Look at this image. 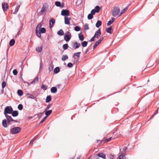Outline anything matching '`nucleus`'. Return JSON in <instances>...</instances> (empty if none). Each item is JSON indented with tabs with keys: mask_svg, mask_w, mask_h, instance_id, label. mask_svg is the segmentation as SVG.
<instances>
[{
	"mask_svg": "<svg viewBox=\"0 0 159 159\" xmlns=\"http://www.w3.org/2000/svg\"><path fill=\"white\" fill-rule=\"evenodd\" d=\"M23 105L21 104H19L18 106V109L20 110H22L23 109Z\"/></svg>",
	"mask_w": 159,
	"mask_h": 159,
	"instance_id": "45",
	"label": "nucleus"
},
{
	"mask_svg": "<svg viewBox=\"0 0 159 159\" xmlns=\"http://www.w3.org/2000/svg\"><path fill=\"white\" fill-rule=\"evenodd\" d=\"M127 149V147H126L125 146L124 147L122 151H121L122 152L121 153L120 155L119 156L117 159H126L125 157V151Z\"/></svg>",
	"mask_w": 159,
	"mask_h": 159,
	"instance_id": "4",
	"label": "nucleus"
},
{
	"mask_svg": "<svg viewBox=\"0 0 159 159\" xmlns=\"http://www.w3.org/2000/svg\"><path fill=\"white\" fill-rule=\"evenodd\" d=\"M101 35V30L100 29H99L95 33L94 35V36L97 38H98V37L100 36Z\"/></svg>",
	"mask_w": 159,
	"mask_h": 159,
	"instance_id": "11",
	"label": "nucleus"
},
{
	"mask_svg": "<svg viewBox=\"0 0 159 159\" xmlns=\"http://www.w3.org/2000/svg\"><path fill=\"white\" fill-rule=\"evenodd\" d=\"M51 99V97L50 95L48 96L47 97L46 102L48 103L49 102Z\"/></svg>",
	"mask_w": 159,
	"mask_h": 159,
	"instance_id": "32",
	"label": "nucleus"
},
{
	"mask_svg": "<svg viewBox=\"0 0 159 159\" xmlns=\"http://www.w3.org/2000/svg\"><path fill=\"white\" fill-rule=\"evenodd\" d=\"M41 33H44L46 32V29L44 28H41L39 30Z\"/></svg>",
	"mask_w": 159,
	"mask_h": 159,
	"instance_id": "41",
	"label": "nucleus"
},
{
	"mask_svg": "<svg viewBox=\"0 0 159 159\" xmlns=\"http://www.w3.org/2000/svg\"><path fill=\"white\" fill-rule=\"evenodd\" d=\"M94 38H95L94 36L93 37L89 40L90 42H92L94 41Z\"/></svg>",
	"mask_w": 159,
	"mask_h": 159,
	"instance_id": "54",
	"label": "nucleus"
},
{
	"mask_svg": "<svg viewBox=\"0 0 159 159\" xmlns=\"http://www.w3.org/2000/svg\"><path fill=\"white\" fill-rule=\"evenodd\" d=\"M13 73L14 75H16L17 74V70L16 69H14L13 71Z\"/></svg>",
	"mask_w": 159,
	"mask_h": 159,
	"instance_id": "51",
	"label": "nucleus"
},
{
	"mask_svg": "<svg viewBox=\"0 0 159 159\" xmlns=\"http://www.w3.org/2000/svg\"><path fill=\"white\" fill-rule=\"evenodd\" d=\"M74 30L76 31H78L80 30V28L78 26H76L74 28Z\"/></svg>",
	"mask_w": 159,
	"mask_h": 159,
	"instance_id": "47",
	"label": "nucleus"
},
{
	"mask_svg": "<svg viewBox=\"0 0 159 159\" xmlns=\"http://www.w3.org/2000/svg\"><path fill=\"white\" fill-rule=\"evenodd\" d=\"M28 98L32 99H34L35 98L34 96L32 94H30V95L28 97Z\"/></svg>",
	"mask_w": 159,
	"mask_h": 159,
	"instance_id": "52",
	"label": "nucleus"
},
{
	"mask_svg": "<svg viewBox=\"0 0 159 159\" xmlns=\"http://www.w3.org/2000/svg\"><path fill=\"white\" fill-rule=\"evenodd\" d=\"M89 29L88 25L87 24H85L84 26V30H87Z\"/></svg>",
	"mask_w": 159,
	"mask_h": 159,
	"instance_id": "43",
	"label": "nucleus"
},
{
	"mask_svg": "<svg viewBox=\"0 0 159 159\" xmlns=\"http://www.w3.org/2000/svg\"><path fill=\"white\" fill-rule=\"evenodd\" d=\"M5 116L7 119V120L8 123H9L13 120V119L11 116H9L8 115H6Z\"/></svg>",
	"mask_w": 159,
	"mask_h": 159,
	"instance_id": "16",
	"label": "nucleus"
},
{
	"mask_svg": "<svg viewBox=\"0 0 159 159\" xmlns=\"http://www.w3.org/2000/svg\"><path fill=\"white\" fill-rule=\"evenodd\" d=\"M60 71V68L59 67H56L54 70V72L55 74L58 73Z\"/></svg>",
	"mask_w": 159,
	"mask_h": 159,
	"instance_id": "30",
	"label": "nucleus"
},
{
	"mask_svg": "<svg viewBox=\"0 0 159 159\" xmlns=\"http://www.w3.org/2000/svg\"><path fill=\"white\" fill-rule=\"evenodd\" d=\"M65 19V23L66 25H70V20L71 19L70 17H68L66 16H65L64 17Z\"/></svg>",
	"mask_w": 159,
	"mask_h": 159,
	"instance_id": "12",
	"label": "nucleus"
},
{
	"mask_svg": "<svg viewBox=\"0 0 159 159\" xmlns=\"http://www.w3.org/2000/svg\"><path fill=\"white\" fill-rule=\"evenodd\" d=\"M41 88L43 90H46L47 89V86L43 84H42L41 86Z\"/></svg>",
	"mask_w": 159,
	"mask_h": 159,
	"instance_id": "46",
	"label": "nucleus"
},
{
	"mask_svg": "<svg viewBox=\"0 0 159 159\" xmlns=\"http://www.w3.org/2000/svg\"><path fill=\"white\" fill-rule=\"evenodd\" d=\"M129 6L128 5L125 8L122 10L121 11V12H120V15H119V16H120L122 14H123V13H124L125 11H126L127 10Z\"/></svg>",
	"mask_w": 159,
	"mask_h": 159,
	"instance_id": "25",
	"label": "nucleus"
},
{
	"mask_svg": "<svg viewBox=\"0 0 159 159\" xmlns=\"http://www.w3.org/2000/svg\"><path fill=\"white\" fill-rule=\"evenodd\" d=\"M93 18V15L91 14H89L88 16V18L89 20H91Z\"/></svg>",
	"mask_w": 159,
	"mask_h": 159,
	"instance_id": "44",
	"label": "nucleus"
},
{
	"mask_svg": "<svg viewBox=\"0 0 159 159\" xmlns=\"http://www.w3.org/2000/svg\"><path fill=\"white\" fill-rule=\"evenodd\" d=\"M68 47V46L67 44H65L62 46V48L64 50L67 49Z\"/></svg>",
	"mask_w": 159,
	"mask_h": 159,
	"instance_id": "42",
	"label": "nucleus"
},
{
	"mask_svg": "<svg viewBox=\"0 0 159 159\" xmlns=\"http://www.w3.org/2000/svg\"><path fill=\"white\" fill-rule=\"evenodd\" d=\"M45 114L47 116H48L52 113V110H49L47 111H45Z\"/></svg>",
	"mask_w": 159,
	"mask_h": 159,
	"instance_id": "27",
	"label": "nucleus"
},
{
	"mask_svg": "<svg viewBox=\"0 0 159 159\" xmlns=\"http://www.w3.org/2000/svg\"><path fill=\"white\" fill-rule=\"evenodd\" d=\"M44 121V120L43 119L40 121V122H39V124H41L42 123H43Z\"/></svg>",
	"mask_w": 159,
	"mask_h": 159,
	"instance_id": "61",
	"label": "nucleus"
},
{
	"mask_svg": "<svg viewBox=\"0 0 159 159\" xmlns=\"http://www.w3.org/2000/svg\"><path fill=\"white\" fill-rule=\"evenodd\" d=\"M106 31L108 33L111 34L112 33V31L111 26L107 28L106 29Z\"/></svg>",
	"mask_w": 159,
	"mask_h": 159,
	"instance_id": "21",
	"label": "nucleus"
},
{
	"mask_svg": "<svg viewBox=\"0 0 159 159\" xmlns=\"http://www.w3.org/2000/svg\"><path fill=\"white\" fill-rule=\"evenodd\" d=\"M100 7L99 6H96L95 9H93L91 11L90 14L92 15H94L95 14L96 12L98 13L99 12L100 10Z\"/></svg>",
	"mask_w": 159,
	"mask_h": 159,
	"instance_id": "5",
	"label": "nucleus"
},
{
	"mask_svg": "<svg viewBox=\"0 0 159 159\" xmlns=\"http://www.w3.org/2000/svg\"><path fill=\"white\" fill-rule=\"evenodd\" d=\"M2 91V93H3V92H4V89H2V91Z\"/></svg>",
	"mask_w": 159,
	"mask_h": 159,
	"instance_id": "64",
	"label": "nucleus"
},
{
	"mask_svg": "<svg viewBox=\"0 0 159 159\" xmlns=\"http://www.w3.org/2000/svg\"><path fill=\"white\" fill-rule=\"evenodd\" d=\"M55 22V20L54 19L52 18L49 21V27L50 28L52 27Z\"/></svg>",
	"mask_w": 159,
	"mask_h": 159,
	"instance_id": "14",
	"label": "nucleus"
},
{
	"mask_svg": "<svg viewBox=\"0 0 159 159\" xmlns=\"http://www.w3.org/2000/svg\"><path fill=\"white\" fill-rule=\"evenodd\" d=\"M43 113H39V114H37V115H38V117L39 119H40L41 118L43 115Z\"/></svg>",
	"mask_w": 159,
	"mask_h": 159,
	"instance_id": "49",
	"label": "nucleus"
},
{
	"mask_svg": "<svg viewBox=\"0 0 159 159\" xmlns=\"http://www.w3.org/2000/svg\"><path fill=\"white\" fill-rule=\"evenodd\" d=\"M115 18L112 17L111 18V20H110L109 21H108V23H107V26H109L111 24H112L113 22L115 20Z\"/></svg>",
	"mask_w": 159,
	"mask_h": 159,
	"instance_id": "22",
	"label": "nucleus"
},
{
	"mask_svg": "<svg viewBox=\"0 0 159 159\" xmlns=\"http://www.w3.org/2000/svg\"><path fill=\"white\" fill-rule=\"evenodd\" d=\"M50 105H48V106L46 108L45 111H46V110H47L48 109L50 108Z\"/></svg>",
	"mask_w": 159,
	"mask_h": 159,
	"instance_id": "59",
	"label": "nucleus"
},
{
	"mask_svg": "<svg viewBox=\"0 0 159 159\" xmlns=\"http://www.w3.org/2000/svg\"><path fill=\"white\" fill-rule=\"evenodd\" d=\"M67 34H65L64 36V40L66 42L69 41L71 37V34L68 32Z\"/></svg>",
	"mask_w": 159,
	"mask_h": 159,
	"instance_id": "6",
	"label": "nucleus"
},
{
	"mask_svg": "<svg viewBox=\"0 0 159 159\" xmlns=\"http://www.w3.org/2000/svg\"><path fill=\"white\" fill-rule=\"evenodd\" d=\"M8 123V122H7V120L4 119L2 120V125L5 128H7V124Z\"/></svg>",
	"mask_w": 159,
	"mask_h": 159,
	"instance_id": "17",
	"label": "nucleus"
},
{
	"mask_svg": "<svg viewBox=\"0 0 159 159\" xmlns=\"http://www.w3.org/2000/svg\"><path fill=\"white\" fill-rule=\"evenodd\" d=\"M12 121H13V122H17V121L16 120H14L13 119V120H12Z\"/></svg>",
	"mask_w": 159,
	"mask_h": 159,
	"instance_id": "63",
	"label": "nucleus"
},
{
	"mask_svg": "<svg viewBox=\"0 0 159 159\" xmlns=\"http://www.w3.org/2000/svg\"><path fill=\"white\" fill-rule=\"evenodd\" d=\"M20 5H17V6L16 7V8H15V12H13V14H16V13L18 12V11L19 10V8H20Z\"/></svg>",
	"mask_w": 159,
	"mask_h": 159,
	"instance_id": "37",
	"label": "nucleus"
},
{
	"mask_svg": "<svg viewBox=\"0 0 159 159\" xmlns=\"http://www.w3.org/2000/svg\"><path fill=\"white\" fill-rule=\"evenodd\" d=\"M61 15L63 16H69L70 14L68 10H63L61 12Z\"/></svg>",
	"mask_w": 159,
	"mask_h": 159,
	"instance_id": "8",
	"label": "nucleus"
},
{
	"mask_svg": "<svg viewBox=\"0 0 159 159\" xmlns=\"http://www.w3.org/2000/svg\"><path fill=\"white\" fill-rule=\"evenodd\" d=\"M79 35V39L81 41H83L84 39V36L83 34H81L80 33L78 34Z\"/></svg>",
	"mask_w": 159,
	"mask_h": 159,
	"instance_id": "29",
	"label": "nucleus"
},
{
	"mask_svg": "<svg viewBox=\"0 0 159 159\" xmlns=\"http://www.w3.org/2000/svg\"><path fill=\"white\" fill-rule=\"evenodd\" d=\"M48 116H45L43 118V119L44 120H45L47 118V117Z\"/></svg>",
	"mask_w": 159,
	"mask_h": 159,
	"instance_id": "62",
	"label": "nucleus"
},
{
	"mask_svg": "<svg viewBox=\"0 0 159 159\" xmlns=\"http://www.w3.org/2000/svg\"><path fill=\"white\" fill-rule=\"evenodd\" d=\"M120 10L118 7H115L111 10V14L113 16L116 17L120 12Z\"/></svg>",
	"mask_w": 159,
	"mask_h": 159,
	"instance_id": "1",
	"label": "nucleus"
},
{
	"mask_svg": "<svg viewBox=\"0 0 159 159\" xmlns=\"http://www.w3.org/2000/svg\"><path fill=\"white\" fill-rule=\"evenodd\" d=\"M41 24L40 23H39L37 25L35 30H39L41 29Z\"/></svg>",
	"mask_w": 159,
	"mask_h": 159,
	"instance_id": "35",
	"label": "nucleus"
},
{
	"mask_svg": "<svg viewBox=\"0 0 159 159\" xmlns=\"http://www.w3.org/2000/svg\"><path fill=\"white\" fill-rule=\"evenodd\" d=\"M68 58V57L67 55H64L62 57L61 60L64 61L66 60H67Z\"/></svg>",
	"mask_w": 159,
	"mask_h": 159,
	"instance_id": "34",
	"label": "nucleus"
},
{
	"mask_svg": "<svg viewBox=\"0 0 159 159\" xmlns=\"http://www.w3.org/2000/svg\"><path fill=\"white\" fill-rule=\"evenodd\" d=\"M92 159H99V157L98 156V154L93 157Z\"/></svg>",
	"mask_w": 159,
	"mask_h": 159,
	"instance_id": "53",
	"label": "nucleus"
},
{
	"mask_svg": "<svg viewBox=\"0 0 159 159\" xmlns=\"http://www.w3.org/2000/svg\"><path fill=\"white\" fill-rule=\"evenodd\" d=\"M97 154L99 157L102 158L103 159H105L106 155L104 153L102 152H100L98 153Z\"/></svg>",
	"mask_w": 159,
	"mask_h": 159,
	"instance_id": "18",
	"label": "nucleus"
},
{
	"mask_svg": "<svg viewBox=\"0 0 159 159\" xmlns=\"http://www.w3.org/2000/svg\"><path fill=\"white\" fill-rule=\"evenodd\" d=\"M57 33L58 35L60 36H62L64 34V33L62 30H60L58 31Z\"/></svg>",
	"mask_w": 159,
	"mask_h": 159,
	"instance_id": "33",
	"label": "nucleus"
},
{
	"mask_svg": "<svg viewBox=\"0 0 159 159\" xmlns=\"http://www.w3.org/2000/svg\"><path fill=\"white\" fill-rule=\"evenodd\" d=\"M17 93L18 95H19L20 96H21L23 94V92L22 90L19 89L17 91Z\"/></svg>",
	"mask_w": 159,
	"mask_h": 159,
	"instance_id": "36",
	"label": "nucleus"
},
{
	"mask_svg": "<svg viewBox=\"0 0 159 159\" xmlns=\"http://www.w3.org/2000/svg\"><path fill=\"white\" fill-rule=\"evenodd\" d=\"M80 46V43H78L76 42H75L73 43V47L75 49L78 48Z\"/></svg>",
	"mask_w": 159,
	"mask_h": 159,
	"instance_id": "15",
	"label": "nucleus"
},
{
	"mask_svg": "<svg viewBox=\"0 0 159 159\" xmlns=\"http://www.w3.org/2000/svg\"><path fill=\"white\" fill-rule=\"evenodd\" d=\"M53 67L52 64H50L48 67V69L49 72L52 71L53 70Z\"/></svg>",
	"mask_w": 159,
	"mask_h": 159,
	"instance_id": "40",
	"label": "nucleus"
},
{
	"mask_svg": "<svg viewBox=\"0 0 159 159\" xmlns=\"http://www.w3.org/2000/svg\"><path fill=\"white\" fill-rule=\"evenodd\" d=\"M42 50V48L41 47H39L36 48V51L39 52H41Z\"/></svg>",
	"mask_w": 159,
	"mask_h": 159,
	"instance_id": "38",
	"label": "nucleus"
},
{
	"mask_svg": "<svg viewBox=\"0 0 159 159\" xmlns=\"http://www.w3.org/2000/svg\"><path fill=\"white\" fill-rule=\"evenodd\" d=\"M81 54L80 52H77L75 53L74 54L73 57H74V56H76L77 57V59L75 61L76 62H77L79 60V58L80 57V54Z\"/></svg>",
	"mask_w": 159,
	"mask_h": 159,
	"instance_id": "13",
	"label": "nucleus"
},
{
	"mask_svg": "<svg viewBox=\"0 0 159 159\" xmlns=\"http://www.w3.org/2000/svg\"><path fill=\"white\" fill-rule=\"evenodd\" d=\"M73 66V64L71 62H69L67 64V66L69 68L72 67Z\"/></svg>",
	"mask_w": 159,
	"mask_h": 159,
	"instance_id": "50",
	"label": "nucleus"
},
{
	"mask_svg": "<svg viewBox=\"0 0 159 159\" xmlns=\"http://www.w3.org/2000/svg\"><path fill=\"white\" fill-rule=\"evenodd\" d=\"M103 37L100 38L97 41L95 42L94 45L93 46V48H95L97 47L100 43L101 41L103 40Z\"/></svg>",
	"mask_w": 159,
	"mask_h": 159,
	"instance_id": "9",
	"label": "nucleus"
},
{
	"mask_svg": "<svg viewBox=\"0 0 159 159\" xmlns=\"http://www.w3.org/2000/svg\"><path fill=\"white\" fill-rule=\"evenodd\" d=\"M111 139V137H110L109 138L107 139H106V141L107 142L110 141Z\"/></svg>",
	"mask_w": 159,
	"mask_h": 159,
	"instance_id": "58",
	"label": "nucleus"
},
{
	"mask_svg": "<svg viewBox=\"0 0 159 159\" xmlns=\"http://www.w3.org/2000/svg\"><path fill=\"white\" fill-rule=\"evenodd\" d=\"M15 43V40L14 39H11L9 42V45L10 46H13Z\"/></svg>",
	"mask_w": 159,
	"mask_h": 159,
	"instance_id": "31",
	"label": "nucleus"
},
{
	"mask_svg": "<svg viewBox=\"0 0 159 159\" xmlns=\"http://www.w3.org/2000/svg\"><path fill=\"white\" fill-rule=\"evenodd\" d=\"M87 44L88 42L86 41H84L82 42L81 43L82 46L84 47H86L87 45Z\"/></svg>",
	"mask_w": 159,
	"mask_h": 159,
	"instance_id": "39",
	"label": "nucleus"
},
{
	"mask_svg": "<svg viewBox=\"0 0 159 159\" xmlns=\"http://www.w3.org/2000/svg\"><path fill=\"white\" fill-rule=\"evenodd\" d=\"M109 157L110 159H113L114 158V155L112 154H110Z\"/></svg>",
	"mask_w": 159,
	"mask_h": 159,
	"instance_id": "57",
	"label": "nucleus"
},
{
	"mask_svg": "<svg viewBox=\"0 0 159 159\" xmlns=\"http://www.w3.org/2000/svg\"><path fill=\"white\" fill-rule=\"evenodd\" d=\"M2 7L3 11H5L8 9V5L7 3L3 2L2 3Z\"/></svg>",
	"mask_w": 159,
	"mask_h": 159,
	"instance_id": "10",
	"label": "nucleus"
},
{
	"mask_svg": "<svg viewBox=\"0 0 159 159\" xmlns=\"http://www.w3.org/2000/svg\"><path fill=\"white\" fill-rule=\"evenodd\" d=\"M159 109V108H158V109L157 110V111H156V112L152 115V117H151L150 119H149V120H150L153 117V116L155 115L157 113V112H158V110Z\"/></svg>",
	"mask_w": 159,
	"mask_h": 159,
	"instance_id": "56",
	"label": "nucleus"
},
{
	"mask_svg": "<svg viewBox=\"0 0 159 159\" xmlns=\"http://www.w3.org/2000/svg\"><path fill=\"white\" fill-rule=\"evenodd\" d=\"M48 6L47 4H45L43 5L40 11V12L43 14L48 9Z\"/></svg>",
	"mask_w": 159,
	"mask_h": 159,
	"instance_id": "7",
	"label": "nucleus"
},
{
	"mask_svg": "<svg viewBox=\"0 0 159 159\" xmlns=\"http://www.w3.org/2000/svg\"><path fill=\"white\" fill-rule=\"evenodd\" d=\"M38 81L39 76H38L33 81L31 82V84H34L36 82Z\"/></svg>",
	"mask_w": 159,
	"mask_h": 159,
	"instance_id": "28",
	"label": "nucleus"
},
{
	"mask_svg": "<svg viewBox=\"0 0 159 159\" xmlns=\"http://www.w3.org/2000/svg\"><path fill=\"white\" fill-rule=\"evenodd\" d=\"M55 4L56 6L58 7H63L64 6V5H61V3L59 1H56L55 2Z\"/></svg>",
	"mask_w": 159,
	"mask_h": 159,
	"instance_id": "19",
	"label": "nucleus"
},
{
	"mask_svg": "<svg viewBox=\"0 0 159 159\" xmlns=\"http://www.w3.org/2000/svg\"><path fill=\"white\" fill-rule=\"evenodd\" d=\"M6 86V83L5 81H3L2 83V88L3 89Z\"/></svg>",
	"mask_w": 159,
	"mask_h": 159,
	"instance_id": "48",
	"label": "nucleus"
},
{
	"mask_svg": "<svg viewBox=\"0 0 159 159\" xmlns=\"http://www.w3.org/2000/svg\"><path fill=\"white\" fill-rule=\"evenodd\" d=\"M13 111V109L11 107L7 106L4 109V114L5 115H8V114H11Z\"/></svg>",
	"mask_w": 159,
	"mask_h": 159,
	"instance_id": "3",
	"label": "nucleus"
},
{
	"mask_svg": "<svg viewBox=\"0 0 159 159\" xmlns=\"http://www.w3.org/2000/svg\"><path fill=\"white\" fill-rule=\"evenodd\" d=\"M102 21L100 20H98L96 24V26L97 28H98L102 25Z\"/></svg>",
	"mask_w": 159,
	"mask_h": 159,
	"instance_id": "23",
	"label": "nucleus"
},
{
	"mask_svg": "<svg viewBox=\"0 0 159 159\" xmlns=\"http://www.w3.org/2000/svg\"><path fill=\"white\" fill-rule=\"evenodd\" d=\"M43 65V63H42V62H41L40 63V69H41L42 68V67Z\"/></svg>",
	"mask_w": 159,
	"mask_h": 159,
	"instance_id": "60",
	"label": "nucleus"
},
{
	"mask_svg": "<svg viewBox=\"0 0 159 159\" xmlns=\"http://www.w3.org/2000/svg\"><path fill=\"white\" fill-rule=\"evenodd\" d=\"M57 91V88L56 87H52L51 89V91L52 93H56Z\"/></svg>",
	"mask_w": 159,
	"mask_h": 159,
	"instance_id": "24",
	"label": "nucleus"
},
{
	"mask_svg": "<svg viewBox=\"0 0 159 159\" xmlns=\"http://www.w3.org/2000/svg\"><path fill=\"white\" fill-rule=\"evenodd\" d=\"M13 117H16L18 115V112L16 111H12V113H11Z\"/></svg>",
	"mask_w": 159,
	"mask_h": 159,
	"instance_id": "20",
	"label": "nucleus"
},
{
	"mask_svg": "<svg viewBox=\"0 0 159 159\" xmlns=\"http://www.w3.org/2000/svg\"><path fill=\"white\" fill-rule=\"evenodd\" d=\"M36 34V36L39 38H40L41 37V33L39 31V30H35Z\"/></svg>",
	"mask_w": 159,
	"mask_h": 159,
	"instance_id": "26",
	"label": "nucleus"
},
{
	"mask_svg": "<svg viewBox=\"0 0 159 159\" xmlns=\"http://www.w3.org/2000/svg\"><path fill=\"white\" fill-rule=\"evenodd\" d=\"M36 139V138L34 137V138L30 142V144H31L33 143V142Z\"/></svg>",
	"mask_w": 159,
	"mask_h": 159,
	"instance_id": "55",
	"label": "nucleus"
},
{
	"mask_svg": "<svg viewBox=\"0 0 159 159\" xmlns=\"http://www.w3.org/2000/svg\"><path fill=\"white\" fill-rule=\"evenodd\" d=\"M21 130V128L19 127H16L11 129L10 132L12 134H15L18 133Z\"/></svg>",
	"mask_w": 159,
	"mask_h": 159,
	"instance_id": "2",
	"label": "nucleus"
}]
</instances>
